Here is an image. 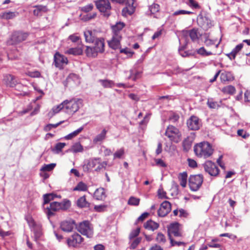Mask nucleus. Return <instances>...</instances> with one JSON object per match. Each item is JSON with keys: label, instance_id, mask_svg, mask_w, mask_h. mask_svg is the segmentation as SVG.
<instances>
[{"label": "nucleus", "instance_id": "nucleus-28", "mask_svg": "<svg viewBox=\"0 0 250 250\" xmlns=\"http://www.w3.org/2000/svg\"><path fill=\"white\" fill-rule=\"evenodd\" d=\"M125 25V24L124 22H119L115 25L112 26V29L113 31V35H115V34H117L118 35H121V31Z\"/></svg>", "mask_w": 250, "mask_h": 250}, {"label": "nucleus", "instance_id": "nucleus-55", "mask_svg": "<svg viewBox=\"0 0 250 250\" xmlns=\"http://www.w3.org/2000/svg\"><path fill=\"white\" fill-rule=\"evenodd\" d=\"M94 8V6L92 3L88 4L81 8V11L85 13H88L91 11Z\"/></svg>", "mask_w": 250, "mask_h": 250}, {"label": "nucleus", "instance_id": "nucleus-36", "mask_svg": "<svg viewBox=\"0 0 250 250\" xmlns=\"http://www.w3.org/2000/svg\"><path fill=\"white\" fill-rule=\"evenodd\" d=\"M222 91L224 93L233 95L235 93L236 89L234 86L229 85L223 87Z\"/></svg>", "mask_w": 250, "mask_h": 250}, {"label": "nucleus", "instance_id": "nucleus-63", "mask_svg": "<svg viewBox=\"0 0 250 250\" xmlns=\"http://www.w3.org/2000/svg\"><path fill=\"white\" fill-rule=\"evenodd\" d=\"M188 162L189 167H191L195 168L197 166L196 162L193 159L188 158Z\"/></svg>", "mask_w": 250, "mask_h": 250}, {"label": "nucleus", "instance_id": "nucleus-25", "mask_svg": "<svg viewBox=\"0 0 250 250\" xmlns=\"http://www.w3.org/2000/svg\"><path fill=\"white\" fill-rule=\"evenodd\" d=\"M106 197L105 189L103 188H97L94 193V197L98 200H103Z\"/></svg>", "mask_w": 250, "mask_h": 250}, {"label": "nucleus", "instance_id": "nucleus-50", "mask_svg": "<svg viewBox=\"0 0 250 250\" xmlns=\"http://www.w3.org/2000/svg\"><path fill=\"white\" fill-rule=\"evenodd\" d=\"M198 54L204 56H208L212 54L210 51H207L204 47H202L198 49L197 51Z\"/></svg>", "mask_w": 250, "mask_h": 250}, {"label": "nucleus", "instance_id": "nucleus-58", "mask_svg": "<svg viewBox=\"0 0 250 250\" xmlns=\"http://www.w3.org/2000/svg\"><path fill=\"white\" fill-rule=\"evenodd\" d=\"M97 16V13L96 12L89 13L87 14L85 16H84L83 19L85 21H90L92 19H94Z\"/></svg>", "mask_w": 250, "mask_h": 250}, {"label": "nucleus", "instance_id": "nucleus-3", "mask_svg": "<svg viewBox=\"0 0 250 250\" xmlns=\"http://www.w3.org/2000/svg\"><path fill=\"white\" fill-rule=\"evenodd\" d=\"M70 206L69 200H64L62 202H53L50 203L49 207L46 208V213L48 216L54 215L53 211H57L60 209L66 210Z\"/></svg>", "mask_w": 250, "mask_h": 250}, {"label": "nucleus", "instance_id": "nucleus-52", "mask_svg": "<svg viewBox=\"0 0 250 250\" xmlns=\"http://www.w3.org/2000/svg\"><path fill=\"white\" fill-rule=\"evenodd\" d=\"M149 10L152 14L158 12L160 10V6L156 3H153L149 7Z\"/></svg>", "mask_w": 250, "mask_h": 250}, {"label": "nucleus", "instance_id": "nucleus-14", "mask_svg": "<svg viewBox=\"0 0 250 250\" xmlns=\"http://www.w3.org/2000/svg\"><path fill=\"white\" fill-rule=\"evenodd\" d=\"M181 225L178 223L175 222L170 225L168 228V236L170 238L171 234L174 236L179 237L182 235Z\"/></svg>", "mask_w": 250, "mask_h": 250}, {"label": "nucleus", "instance_id": "nucleus-45", "mask_svg": "<svg viewBox=\"0 0 250 250\" xmlns=\"http://www.w3.org/2000/svg\"><path fill=\"white\" fill-rule=\"evenodd\" d=\"M65 145V144L64 143H58L56 145L55 147L52 149V151L56 153H59Z\"/></svg>", "mask_w": 250, "mask_h": 250}, {"label": "nucleus", "instance_id": "nucleus-48", "mask_svg": "<svg viewBox=\"0 0 250 250\" xmlns=\"http://www.w3.org/2000/svg\"><path fill=\"white\" fill-rule=\"evenodd\" d=\"M208 34H205L204 35L205 41L204 43L207 46H210L215 44L216 40H211L208 38Z\"/></svg>", "mask_w": 250, "mask_h": 250}, {"label": "nucleus", "instance_id": "nucleus-9", "mask_svg": "<svg viewBox=\"0 0 250 250\" xmlns=\"http://www.w3.org/2000/svg\"><path fill=\"white\" fill-rule=\"evenodd\" d=\"M198 25L204 30H208L213 26V21L207 14H199L197 18Z\"/></svg>", "mask_w": 250, "mask_h": 250}, {"label": "nucleus", "instance_id": "nucleus-35", "mask_svg": "<svg viewBox=\"0 0 250 250\" xmlns=\"http://www.w3.org/2000/svg\"><path fill=\"white\" fill-rule=\"evenodd\" d=\"M58 197V196L54 193H48L44 194L43 197V204H46L49 203L51 200H53L55 198Z\"/></svg>", "mask_w": 250, "mask_h": 250}, {"label": "nucleus", "instance_id": "nucleus-12", "mask_svg": "<svg viewBox=\"0 0 250 250\" xmlns=\"http://www.w3.org/2000/svg\"><path fill=\"white\" fill-rule=\"evenodd\" d=\"M206 172L210 175L216 176L219 174V170L216 165L211 161H207L203 165Z\"/></svg>", "mask_w": 250, "mask_h": 250}, {"label": "nucleus", "instance_id": "nucleus-32", "mask_svg": "<svg viewBox=\"0 0 250 250\" xmlns=\"http://www.w3.org/2000/svg\"><path fill=\"white\" fill-rule=\"evenodd\" d=\"M77 205L79 207L83 208L88 207L89 204L87 202L85 196H83L77 200Z\"/></svg>", "mask_w": 250, "mask_h": 250}, {"label": "nucleus", "instance_id": "nucleus-7", "mask_svg": "<svg viewBox=\"0 0 250 250\" xmlns=\"http://www.w3.org/2000/svg\"><path fill=\"white\" fill-rule=\"evenodd\" d=\"M203 179L201 174L190 175L188 179L190 189L194 191L198 190L203 184Z\"/></svg>", "mask_w": 250, "mask_h": 250}, {"label": "nucleus", "instance_id": "nucleus-64", "mask_svg": "<svg viewBox=\"0 0 250 250\" xmlns=\"http://www.w3.org/2000/svg\"><path fill=\"white\" fill-rule=\"evenodd\" d=\"M155 161L157 166L165 167L167 166L166 163L161 159H155Z\"/></svg>", "mask_w": 250, "mask_h": 250}, {"label": "nucleus", "instance_id": "nucleus-20", "mask_svg": "<svg viewBox=\"0 0 250 250\" xmlns=\"http://www.w3.org/2000/svg\"><path fill=\"white\" fill-rule=\"evenodd\" d=\"M122 39V35L115 34L113 35L111 40L108 41V43L110 47L113 49H116L120 47V41Z\"/></svg>", "mask_w": 250, "mask_h": 250}, {"label": "nucleus", "instance_id": "nucleus-29", "mask_svg": "<svg viewBox=\"0 0 250 250\" xmlns=\"http://www.w3.org/2000/svg\"><path fill=\"white\" fill-rule=\"evenodd\" d=\"M178 178L179 181L180 182V185L183 188H185L187 186V178H188V174L187 172L184 171L182 173H180L178 174Z\"/></svg>", "mask_w": 250, "mask_h": 250}, {"label": "nucleus", "instance_id": "nucleus-4", "mask_svg": "<svg viewBox=\"0 0 250 250\" xmlns=\"http://www.w3.org/2000/svg\"><path fill=\"white\" fill-rule=\"evenodd\" d=\"M63 104L65 112L72 115L78 111L82 105V100L81 99H72L69 101L66 100L63 101Z\"/></svg>", "mask_w": 250, "mask_h": 250}, {"label": "nucleus", "instance_id": "nucleus-6", "mask_svg": "<svg viewBox=\"0 0 250 250\" xmlns=\"http://www.w3.org/2000/svg\"><path fill=\"white\" fill-rule=\"evenodd\" d=\"M77 230L82 235L87 238H92L93 235V228L88 221H84L79 223L77 226Z\"/></svg>", "mask_w": 250, "mask_h": 250}, {"label": "nucleus", "instance_id": "nucleus-8", "mask_svg": "<svg viewBox=\"0 0 250 250\" xmlns=\"http://www.w3.org/2000/svg\"><path fill=\"white\" fill-rule=\"evenodd\" d=\"M165 135L167 136L171 141L176 143H178L180 141L181 137V134L179 130L171 125L167 126L165 132Z\"/></svg>", "mask_w": 250, "mask_h": 250}, {"label": "nucleus", "instance_id": "nucleus-21", "mask_svg": "<svg viewBox=\"0 0 250 250\" xmlns=\"http://www.w3.org/2000/svg\"><path fill=\"white\" fill-rule=\"evenodd\" d=\"M94 43V48L98 53H102L104 51V40L103 38L96 39Z\"/></svg>", "mask_w": 250, "mask_h": 250}, {"label": "nucleus", "instance_id": "nucleus-10", "mask_svg": "<svg viewBox=\"0 0 250 250\" xmlns=\"http://www.w3.org/2000/svg\"><path fill=\"white\" fill-rule=\"evenodd\" d=\"M83 241V238L78 233H74L66 239V243L70 248H78Z\"/></svg>", "mask_w": 250, "mask_h": 250}, {"label": "nucleus", "instance_id": "nucleus-57", "mask_svg": "<svg viewBox=\"0 0 250 250\" xmlns=\"http://www.w3.org/2000/svg\"><path fill=\"white\" fill-rule=\"evenodd\" d=\"M141 240L142 238L141 237H138L133 240L130 245V249L133 250L135 249L138 245V244L141 242Z\"/></svg>", "mask_w": 250, "mask_h": 250}, {"label": "nucleus", "instance_id": "nucleus-47", "mask_svg": "<svg viewBox=\"0 0 250 250\" xmlns=\"http://www.w3.org/2000/svg\"><path fill=\"white\" fill-rule=\"evenodd\" d=\"M31 230L34 232L36 239H37L41 236L42 232L40 225H38L36 228H33Z\"/></svg>", "mask_w": 250, "mask_h": 250}, {"label": "nucleus", "instance_id": "nucleus-24", "mask_svg": "<svg viewBox=\"0 0 250 250\" xmlns=\"http://www.w3.org/2000/svg\"><path fill=\"white\" fill-rule=\"evenodd\" d=\"M84 36L86 42L89 43H93L98 39L95 36V32L91 30L85 31Z\"/></svg>", "mask_w": 250, "mask_h": 250}, {"label": "nucleus", "instance_id": "nucleus-30", "mask_svg": "<svg viewBox=\"0 0 250 250\" xmlns=\"http://www.w3.org/2000/svg\"><path fill=\"white\" fill-rule=\"evenodd\" d=\"M83 50L81 47L70 48L64 52L65 54L73 55H80L83 54Z\"/></svg>", "mask_w": 250, "mask_h": 250}, {"label": "nucleus", "instance_id": "nucleus-19", "mask_svg": "<svg viewBox=\"0 0 250 250\" xmlns=\"http://www.w3.org/2000/svg\"><path fill=\"white\" fill-rule=\"evenodd\" d=\"M195 138V133H192L190 135L185 138L182 143V146L184 151L187 152L191 148L192 142Z\"/></svg>", "mask_w": 250, "mask_h": 250}, {"label": "nucleus", "instance_id": "nucleus-5", "mask_svg": "<svg viewBox=\"0 0 250 250\" xmlns=\"http://www.w3.org/2000/svg\"><path fill=\"white\" fill-rule=\"evenodd\" d=\"M94 3L97 9L104 17H108L111 15L112 7L109 0H96Z\"/></svg>", "mask_w": 250, "mask_h": 250}, {"label": "nucleus", "instance_id": "nucleus-16", "mask_svg": "<svg viewBox=\"0 0 250 250\" xmlns=\"http://www.w3.org/2000/svg\"><path fill=\"white\" fill-rule=\"evenodd\" d=\"M75 227H77L75 221L73 219H69L62 221L61 223V228L62 230L69 232L72 231Z\"/></svg>", "mask_w": 250, "mask_h": 250}, {"label": "nucleus", "instance_id": "nucleus-22", "mask_svg": "<svg viewBox=\"0 0 250 250\" xmlns=\"http://www.w3.org/2000/svg\"><path fill=\"white\" fill-rule=\"evenodd\" d=\"M3 81L7 86L11 87H15L18 83L15 77L10 74L5 75Z\"/></svg>", "mask_w": 250, "mask_h": 250}, {"label": "nucleus", "instance_id": "nucleus-31", "mask_svg": "<svg viewBox=\"0 0 250 250\" xmlns=\"http://www.w3.org/2000/svg\"><path fill=\"white\" fill-rule=\"evenodd\" d=\"M85 53L86 56L88 57L95 58L97 57L99 53L94 47L86 46Z\"/></svg>", "mask_w": 250, "mask_h": 250}, {"label": "nucleus", "instance_id": "nucleus-27", "mask_svg": "<svg viewBox=\"0 0 250 250\" xmlns=\"http://www.w3.org/2000/svg\"><path fill=\"white\" fill-rule=\"evenodd\" d=\"M18 15L16 12L5 11L0 14V18L6 20L13 19Z\"/></svg>", "mask_w": 250, "mask_h": 250}, {"label": "nucleus", "instance_id": "nucleus-33", "mask_svg": "<svg viewBox=\"0 0 250 250\" xmlns=\"http://www.w3.org/2000/svg\"><path fill=\"white\" fill-rule=\"evenodd\" d=\"M107 130L104 129L101 133L97 135L93 139V142L95 143H97L99 142H101L104 140L106 137V134Z\"/></svg>", "mask_w": 250, "mask_h": 250}, {"label": "nucleus", "instance_id": "nucleus-1", "mask_svg": "<svg viewBox=\"0 0 250 250\" xmlns=\"http://www.w3.org/2000/svg\"><path fill=\"white\" fill-rule=\"evenodd\" d=\"M194 152L199 158H207L212 154L213 149L209 143L203 142L194 146Z\"/></svg>", "mask_w": 250, "mask_h": 250}, {"label": "nucleus", "instance_id": "nucleus-44", "mask_svg": "<svg viewBox=\"0 0 250 250\" xmlns=\"http://www.w3.org/2000/svg\"><path fill=\"white\" fill-rule=\"evenodd\" d=\"M220 103L221 102L218 103L217 102L214 101L212 99H208L207 104L209 108L212 109H216L220 107Z\"/></svg>", "mask_w": 250, "mask_h": 250}, {"label": "nucleus", "instance_id": "nucleus-46", "mask_svg": "<svg viewBox=\"0 0 250 250\" xmlns=\"http://www.w3.org/2000/svg\"><path fill=\"white\" fill-rule=\"evenodd\" d=\"M140 201L139 198L131 196L128 199L127 203L129 205L137 206L139 205Z\"/></svg>", "mask_w": 250, "mask_h": 250}, {"label": "nucleus", "instance_id": "nucleus-51", "mask_svg": "<svg viewBox=\"0 0 250 250\" xmlns=\"http://www.w3.org/2000/svg\"><path fill=\"white\" fill-rule=\"evenodd\" d=\"M156 240L159 243L164 244L166 242V238L162 233L158 232L156 238Z\"/></svg>", "mask_w": 250, "mask_h": 250}, {"label": "nucleus", "instance_id": "nucleus-13", "mask_svg": "<svg viewBox=\"0 0 250 250\" xmlns=\"http://www.w3.org/2000/svg\"><path fill=\"white\" fill-rule=\"evenodd\" d=\"M188 128L191 130H197L202 125L201 120L195 116H192L187 122Z\"/></svg>", "mask_w": 250, "mask_h": 250}, {"label": "nucleus", "instance_id": "nucleus-42", "mask_svg": "<svg viewBox=\"0 0 250 250\" xmlns=\"http://www.w3.org/2000/svg\"><path fill=\"white\" fill-rule=\"evenodd\" d=\"M231 74L229 72H225L222 73L220 75V80L222 82H225L230 80Z\"/></svg>", "mask_w": 250, "mask_h": 250}, {"label": "nucleus", "instance_id": "nucleus-18", "mask_svg": "<svg viewBox=\"0 0 250 250\" xmlns=\"http://www.w3.org/2000/svg\"><path fill=\"white\" fill-rule=\"evenodd\" d=\"M183 32L185 36L188 35L191 41L193 42H197L201 36V35L198 31V29L197 28H193L189 30L183 31Z\"/></svg>", "mask_w": 250, "mask_h": 250}, {"label": "nucleus", "instance_id": "nucleus-38", "mask_svg": "<svg viewBox=\"0 0 250 250\" xmlns=\"http://www.w3.org/2000/svg\"><path fill=\"white\" fill-rule=\"evenodd\" d=\"M70 150L73 153L81 152L83 151V147L80 143H76L72 146Z\"/></svg>", "mask_w": 250, "mask_h": 250}, {"label": "nucleus", "instance_id": "nucleus-23", "mask_svg": "<svg viewBox=\"0 0 250 250\" xmlns=\"http://www.w3.org/2000/svg\"><path fill=\"white\" fill-rule=\"evenodd\" d=\"M34 10L33 11V14L36 16H41L43 13H46L48 11L46 6L42 5H37L34 6Z\"/></svg>", "mask_w": 250, "mask_h": 250}, {"label": "nucleus", "instance_id": "nucleus-56", "mask_svg": "<svg viewBox=\"0 0 250 250\" xmlns=\"http://www.w3.org/2000/svg\"><path fill=\"white\" fill-rule=\"evenodd\" d=\"M193 14V12H192L191 11H187V10H179L174 12L173 13V15L174 16H177L179 15H185V14L190 15V14Z\"/></svg>", "mask_w": 250, "mask_h": 250}, {"label": "nucleus", "instance_id": "nucleus-37", "mask_svg": "<svg viewBox=\"0 0 250 250\" xmlns=\"http://www.w3.org/2000/svg\"><path fill=\"white\" fill-rule=\"evenodd\" d=\"M83 129V127H81L79 128L78 129L75 130L74 131L68 134L66 136H65L64 138L66 140H71L72 138L77 136L82 131Z\"/></svg>", "mask_w": 250, "mask_h": 250}, {"label": "nucleus", "instance_id": "nucleus-62", "mask_svg": "<svg viewBox=\"0 0 250 250\" xmlns=\"http://www.w3.org/2000/svg\"><path fill=\"white\" fill-rule=\"evenodd\" d=\"M26 220L29 226H30L31 229H32L34 228H36V226L38 225L36 224L34 220L31 217L27 218Z\"/></svg>", "mask_w": 250, "mask_h": 250}, {"label": "nucleus", "instance_id": "nucleus-49", "mask_svg": "<svg viewBox=\"0 0 250 250\" xmlns=\"http://www.w3.org/2000/svg\"><path fill=\"white\" fill-rule=\"evenodd\" d=\"M56 166V164L52 163L48 165H44L41 169V170L43 171H50L54 169Z\"/></svg>", "mask_w": 250, "mask_h": 250}, {"label": "nucleus", "instance_id": "nucleus-61", "mask_svg": "<svg viewBox=\"0 0 250 250\" xmlns=\"http://www.w3.org/2000/svg\"><path fill=\"white\" fill-rule=\"evenodd\" d=\"M107 206L104 205H96L94 207V209L98 212H103L104 211Z\"/></svg>", "mask_w": 250, "mask_h": 250}, {"label": "nucleus", "instance_id": "nucleus-40", "mask_svg": "<svg viewBox=\"0 0 250 250\" xmlns=\"http://www.w3.org/2000/svg\"><path fill=\"white\" fill-rule=\"evenodd\" d=\"M99 82L104 88L112 87L114 85V83L112 81L108 80H100Z\"/></svg>", "mask_w": 250, "mask_h": 250}, {"label": "nucleus", "instance_id": "nucleus-43", "mask_svg": "<svg viewBox=\"0 0 250 250\" xmlns=\"http://www.w3.org/2000/svg\"><path fill=\"white\" fill-rule=\"evenodd\" d=\"M134 11L132 7H127L126 6L122 10V15L124 17H127L128 15H132Z\"/></svg>", "mask_w": 250, "mask_h": 250}, {"label": "nucleus", "instance_id": "nucleus-15", "mask_svg": "<svg viewBox=\"0 0 250 250\" xmlns=\"http://www.w3.org/2000/svg\"><path fill=\"white\" fill-rule=\"evenodd\" d=\"M171 209L170 203L167 201L163 202L158 210V215L160 217L166 216Z\"/></svg>", "mask_w": 250, "mask_h": 250}, {"label": "nucleus", "instance_id": "nucleus-17", "mask_svg": "<svg viewBox=\"0 0 250 250\" xmlns=\"http://www.w3.org/2000/svg\"><path fill=\"white\" fill-rule=\"evenodd\" d=\"M54 58L55 65L57 67L62 68L63 64H66L68 63L67 58L59 53H56L54 55Z\"/></svg>", "mask_w": 250, "mask_h": 250}, {"label": "nucleus", "instance_id": "nucleus-11", "mask_svg": "<svg viewBox=\"0 0 250 250\" xmlns=\"http://www.w3.org/2000/svg\"><path fill=\"white\" fill-rule=\"evenodd\" d=\"M28 36L27 33H23L21 32H14L10 40L7 41L8 45H13L21 42H22L26 39Z\"/></svg>", "mask_w": 250, "mask_h": 250}, {"label": "nucleus", "instance_id": "nucleus-39", "mask_svg": "<svg viewBox=\"0 0 250 250\" xmlns=\"http://www.w3.org/2000/svg\"><path fill=\"white\" fill-rule=\"evenodd\" d=\"M62 109H64L63 102L61 104L54 106L52 109V112H50L49 114H51V116H53L54 114L58 113L60 111H61Z\"/></svg>", "mask_w": 250, "mask_h": 250}, {"label": "nucleus", "instance_id": "nucleus-41", "mask_svg": "<svg viewBox=\"0 0 250 250\" xmlns=\"http://www.w3.org/2000/svg\"><path fill=\"white\" fill-rule=\"evenodd\" d=\"M243 47L242 43H240L236 46V47L229 53V55H231L232 59H234L236 54L242 49Z\"/></svg>", "mask_w": 250, "mask_h": 250}, {"label": "nucleus", "instance_id": "nucleus-54", "mask_svg": "<svg viewBox=\"0 0 250 250\" xmlns=\"http://www.w3.org/2000/svg\"><path fill=\"white\" fill-rule=\"evenodd\" d=\"M26 74L32 78H39L41 76V73L38 71H28Z\"/></svg>", "mask_w": 250, "mask_h": 250}, {"label": "nucleus", "instance_id": "nucleus-2", "mask_svg": "<svg viewBox=\"0 0 250 250\" xmlns=\"http://www.w3.org/2000/svg\"><path fill=\"white\" fill-rule=\"evenodd\" d=\"M107 165V162H102L100 158H92L87 160L83 165V169L85 172H89L93 169L96 172H99L103 168L105 169Z\"/></svg>", "mask_w": 250, "mask_h": 250}, {"label": "nucleus", "instance_id": "nucleus-26", "mask_svg": "<svg viewBox=\"0 0 250 250\" xmlns=\"http://www.w3.org/2000/svg\"><path fill=\"white\" fill-rule=\"evenodd\" d=\"M144 227L147 230L154 231L158 229L159 224L152 220H149L144 224Z\"/></svg>", "mask_w": 250, "mask_h": 250}, {"label": "nucleus", "instance_id": "nucleus-59", "mask_svg": "<svg viewBox=\"0 0 250 250\" xmlns=\"http://www.w3.org/2000/svg\"><path fill=\"white\" fill-rule=\"evenodd\" d=\"M140 228H137L136 229H134V230H133L130 235H129V238L130 239H132V238H134L136 237H137L139 233H140Z\"/></svg>", "mask_w": 250, "mask_h": 250}, {"label": "nucleus", "instance_id": "nucleus-60", "mask_svg": "<svg viewBox=\"0 0 250 250\" xmlns=\"http://www.w3.org/2000/svg\"><path fill=\"white\" fill-rule=\"evenodd\" d=\"M124 154V150L123 148H121L119 150H117L114 154V158H121V157Z\"/></svg>", "mask_w": 250, "mask_h": 250}, {"label": "nucleus", "instance_id": "nucleus-53", "mask_svg": "<svg viewBox=\"0 0 250 250\" xmlns=\"http://www.w3.org/2000/svg\"><path fill=\"white\" fill-rule=\"evenodd\" d=\"M77 81L78 82H79V76L74 73H72L69 75L66 79V81L68 83H70L71 81Z\"/></svg>", "mask_w": 250, "mask_h": 250}, {"label": "nucleus", "instance_id": "nucleus-34", "mask_svg": "<svg viewBox=\"0 0 250 250\" xmlns=\"http://www.w3.org/2000/svg\"><path fill=\"white\" fill-rule=\"evenodd\" d=\"M88 187L87 185L83 182H80L77 186L74 188V191H85L87 190Z\"/></svg>", "mask_w": 250, "mask_h": 250}]
</instances>
